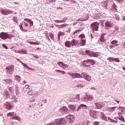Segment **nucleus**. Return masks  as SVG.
Returning <instances> with one entry per match:
<instances>
[{"label": "nucleus", "mask_w": 125, "mask_h": 125, "mask_svg": "<svg viewBox=\"0 0 125 125\" xmlns=\"http://www.w3.org/2000/svg\"><path fill=\"white\" fill-rule=\"evenodd\" d=\"M69 76L72 77V79H84L87 82L91 81V76L86 74V72H82L81 73H69Z\"/></svg>", "instance_id": "nucleus-1"}, {"label": "nucleus", "mask_w": 125, "mask_h": 125, "mask_svg": "<svg viewBox=\"0 0 125 125\" xmlns=\"http://www.w3.org/2000/svg\"><path fill=\"white\" fill-rule=\"evenodd\" d=\"M14 36L12 34H9L6 32H2L0 33V38L1 40H11Z\"/></svg>", "instance_id": "nucleus-2"}, {"label": "nucleus", "mask_w": 125, "mask_h": 125, "mask_svg": "<svg viewBox=\"0 0 125 125\" xmlns=\"http://www.w3.org/2000/svg\"><path fill=\"white\" fill-rule=\"evenodd\" d=\"M100 114H101V118L102 120H103L104 121H106V122H110V123H115L116 124L118 123L117 121H115L110 118V117H109L107 118V117H106V115L104 114V113L101 112Z\"/></svg>", "instance_id": "nucleus-3"}, {"label": "nucleus", "mask_w": 125, "mask_h": 125, "mask_svg": "<svg viewBox=\"0 0 125 125\" xmlns=\"http://www.w3.org/2000/svg\"><path fill=\"white\" fill-rule=\"evenodd\" d=\"M6 72L9 75H13V73H14V65L10 64L6 66Z\"/></svg>", "instance_id": "nucleus-4"}, {"label": "nucleus", "mask_w": 125, "mask_h": 125, "mask_svg": "<svg viewBox=\"0 0 125 125\" xmlns=\"http://www.w3.org/2000/svg\"><path fill=\"white\" fill-rule=\"evenodd\" d=\"M83 66L87 67L88 68L90 67V65L89 64H91V65H94L95 64V61L93 60L88 59L87 61H84L82 63Z\"/></svg>", "instance_id": "nucleus-5"}, {"label": "nucleus", "mask_w": 125, "mask_h": 125, "mask_svg": "<svg viewBox=\"0 0 125 125\" xmlns=\"http://www.w3.org/2000/svg\"><path fill=\"white\" fill-rule=\"evenodd\" d=\"M94 98L91 95H87L85 97H83L81 98V101L83 102H88V101H92Z\"/></svg>", "instance_id": "nucleus-6"}, {"label": "nucleus", "mask_w": 125, "mask_h": 125, "mask_svg": "<svg viewBox=\"0 0 125 125\" xmlns=\"http://www.w3.org/2000/svg\"><path fill=\"white\" fill-rule=\"evenodd\" d=\"M87 55L91 56V57H98L99 54L98 52L90 51L89 50H86L85 51Z\"/></svg>", "instance_id": "nucleus-7"}, {"label": "nucleus", "mask_w": 125, "mask_h": 125, "mask_svg": "<svg viewBox=\"0 0 125 125\" xmlns=\"http://www.w3.org/2000/svg\"><path fill=\"white\" fill-rule=\"evenodd\" d=\"M99 25L100 23L97 21H95L91 24V27L92 29V31L94 32V31H98V29H99Z\"/></svg>", "instance_id": "nucleus-8"}, {"label": "nucleus", "mask_w": 125, "mask_h": 125, "mask_svg": "<svg viewBox=\"0 0 125 125\" xmlns=\"http://www.w3.org/2000/svg\"><path fill=\"white\" fill-rule=\"evenodd\" d=\"M0 12L2 14V15L7 16L9 15V14H11L13 11L8 9H1L0 10Z\"/></svg>", "instance_id": "nucleus-9"}, {"label": "nucleus", "mask_w": 125, "mask_h": 125, "mask_svg": "<svg viewBox=\"0 0 125 125\" xmlns=\"http://www.w3.org/2000/svg\"><path fill=\"white\" fill-rule=\"evenodd\" d=\"M55 122L56 123V125H66V123H67L65 118L58 119H56Z\"/></svg>", "instance_id": "nucleus-10"}, {"label": "nucleus", "mask_w": 125, "mask_h": 125, "mask_svg": "<svg viewBox=\"0 0 125 125\" xmlns=\"http://www.w3.org/2000/svg\"><path fill=\"white\" fill-rule=\"evenodd\" d=\"M2 83H6L7 85L8 86H12V84H13V81L12 79H4L2 81Z\"/></svg>", "instance_id": "nucleus-11"}, {"label": "nucleus", "mask_w": 125, "mask_h": 125, "mask_svg": "<svg viewBox=\"0 0 125 125\" xmlns=\"http://www.w3.org/2000/svg\"><path fill=\"white\" fill-rule=\"evenodd\" d=\"M60 111L62 115H65V114H67L70 113V110H69V109H68V108L66 106H63L60 109Z\"/></svg>", "instance_id": "nucleus-12"}, {"label": "nucleus", "mask_w": 125, "mask_h": 125, "mask_svg": "<svg viewBox=\"0 0 125 125\" xmlns=\"http://www.w3.org/2000/svg\"><path fill=\"white\" fill-rule=\"evenodd\" d=\"M104 29L106 30H109L110 28H112L113 27V23H112V21H106L104 22Z\"/></svg>", "instance_id": "nucleus-13"}, {"label": "nucleus", "mask_w": 125, "mask_h": 125, "mask_svg": "<svg viewBox=\"0 0 125 125\" xmlns=\"http://www.w3.org/2000/svg\"><path fill=\"white\" fill-rule=\"evenodd\" d=\"M80 96L81 95L78 94L76 95V97L70 98L69 101H70V102H78L81 100V98H80Z\"/></svg>", "instance_id": "nucleus-14"}, {"label": "nucleus", "mask_w": 125, "mask_h": 125, "mask_svg": "<svg viewBox=\"0 0 125 125\" xmlns=\"http://www.w3.org/2000/svg\"><path fill=\"white\" fill-rule=\"evenodd\" d=\"M65 119L66 122V124L67 125L74 123V119L72 117L70 116V115L66 116Z\"/></svg>", "instance_id": "nucleus-15"}, {"label": "nucleus", "mask_w": 125, "mask_h": 125, "mask_svg": "<svg viewBox=\"0 0 125 125\" xmlns=\"http://www.w3.org/2000/svg\"><path fill=\"white\" fill-rule=\"evenodd\" d=\"M5 108L7 110H11L13 108V105L10 103L6 102L5 103Z\"/></svg>", "instance_id": "nucleus-16"}, {"label": "nucleus", "mask_w": 125, "mask_h": 125, "mask_svg": "<svg viewBox=\"0 0 125 125\" xmlns=\"http://www.w3.org/2000/svg\"><path fill=\"white\" fill-rule=\"evenodd\" d=\"M82 109H84L85 110H86V109H87V106L84 104H81L78 106L76 111L79 112V111H80V110H82Z\"/></svg>", "instance_id": "nucleus-17"}, {"label": "nucleus", "mask_w": 125, "mask_h": 125, "mask_svg": "<svg viewBox=\"0 0 125 125\" xmlns=\"http://www.w3.org/2000/svg\"><path fill=\"white\" fill-rule=\"evenodd\" d=\"M97 113H98L97 111H90V116L92 117V118H93L94 119H97L98 115Z\"/></svg>", "instance_id": "nucleus-18"}, {"label": "nucleus", "mask_w": 125, "mask_h": 125, "mask_svg": "<svg viewBox=\"0 0 125 125\" xmlns=\"http://www.w3.org/2000/svg\"><path fill=\"white\" fill-rule=\"evenodd\" d=\"M120 32V28H119V26H116L114 27V30L112 32V35L114 36H116L118 33Z\"/></svg>", "instance_id": "nucleus-19"}, {"label": "nucleus", "mask_w": 125, "mask_h": 125, "mask_svg": "<svg viewBox=\"0 0 125 125\" xmlns=\"http://www.w3.org/2000/svg\"><path fill=\"white\" fill-rule=\"evenodd\" d=\"M4 96L6 98H10V92L7 89H5L4 92Z\"/></svg>", "instance_id": "nucleus-20"}, {"label": "nucleus", "mask_w": 125, "mask_h": 125, "mask_svg": "<svg viewBox=\"0 0 125 125\" xmlns=\"http://www.w3.org/2000/svg\"><path fill=\"white\" fill-rule=\"evenodd\" d=\"M94 105L96 106L97 109H101L103 107V103H95Z\"/></svg>", "instance_id": "nucleus-21"}, {"label": "nucleus", "mask_w": 125, "mask_h": 125, "mask_svg": "<svg viewBox=\"0 0 125 125\" xmlns=\"http://www.w3.org/2000/svg\"><path fill=\"white\" fill-rule=\"evenodd\" d=\"M71 45L72 46H76V45H79V41L73 39L71 41Z\"/></svg>", "instance_id": "nucleus-22"}, {"label": "nucleus", "mask_w": 125, "mask_h": 125, "mask_svg": "<svg viewBox=\"0 0 125 125\" xmlns=\"http://www.w3.org/2000/svg\"><path fill=\"white\" fill-rule=\"evenodd\" d=\"M58 65H59L60 67H62V68H68V65L63 63L62 62H58Z\"/></svg>", "instance_id": "nucleus-23"}, {"label": "nucleus", "mask_w": 125, "mask_h": 125, "mask_svg": "<svg viewBox=\"0 0 125 125\" xmlns=\"http://www.w3.org/2000/svg\"><path fill=\"white\" fill-rule=\"evenodd\" d=\"M10 99H11V101L12 102H15V103H17V102H18V99L16 97L15 95H13Z\"/></svg>", "instance_id": "nucleus-24"}, {"label": "nucleus", "mask_w": 125, "mask_h": 125, "mask_svg": "<svg viewBox=\"0 0 125 125\" xmlns=\"http://www.w3.org/2000/svg\"><path fill=\"white\" fill-rule=\"evenodd\" d=\"M54 25H55V26H56V27H58V29H62V28H64V27H66L67 26L66 23H63L61 25H58V24L54 23Z\"/></svg>", "instance_id": "nucleus-25"}, {"label": "nucleus", "mask_w": 125, "mask_h": 125, "mask_svg": "<svg viewBox=\"0 0 125 125\" xmlns=\"http://www.w3.org/2000/svg\"><path fill=\"white\" fill-rule=\"evenodd\" d=\"M24 21H26L27 22H28V23H29V24H30V27H32V26L34 25V21H33L29 19H24Z\"/></svg>", "instance_id": "nucleus-26"}, {"label": "nucleus", "mask_w": 125, "mask_h": 125, "mask_svg": "<svg viewBox=\"0 0 125 125\" xmlns=\"http://www.w3.org/2000/svg\"><path fill=\"white\" fill-rule=\"evenodd\" d=\"M110 10H111V11H113L114 12L117 11V5L115 3H113L110 9Z\"/></svg>", "instance_id": "nucleus-27"}, {"label": "nucleus", "mask_w": 125, "mask_h": 125, "mask_svg": "<svg viewBox=\"0 0 125 125\" xmlns=\"http://www.w3.org/2000/svg\"><path fill=\"white\" fill-rule=\"evenodd\" d=\"M83 83H84V81H80L79 83L77 85V86L78 87H83L84 85H83Z\"/></svg>", "instance_id": "nucleus-28"}, {"label": "nucleus", "mask_w": 125, "mask_h": 125, "mask_svg": "<svg viewBox=\"0 0 125 125\" xmlns=\"http://www.w3.org/2000/svg\"><path fill=\"white\" fill-rule=\"evenodd\" d=\"M7 88L11 94H13V93H14V89L13 88V86H8Z\"/></svg>", "instance_id": "nucleus-29"}, {"label": "nucleus", "mask_w": 125, "mask_h": 125, "mask_svg": "<svg viewBox=\"0 0 125 125\" xmlns=\"http://www.w3.org/2000/svg\"><path fill=\"white\" fill-rule=\"evenodd\" d=\"M118 42H119V41H118V40H113L110 43L111 44H112L114 45L115 47H116L119 45V44H118Z\"/></svg>", "instance_id": "nucleus-30"}, {"label": "nucleus", "mask_w": 125, "mask_h": 125, "mask_svg": "<svg viewBox=\"0 0 125 125\" xmlns=\"http://www.w3.org/2000/svg\"><path fill=\"white\" fill-rule=\"evenodd\" d=\"M64 44L66 47H71V45H72V42L69 41H66Z\"/></svg>", "instance_id": "nucleus-31"}, {"label": "nucleus", "mask_w": 125, "mask_h": 125, "mask_svg": "<svg viewBox=\"0 0 125 125\" xmlns=\"http://www.w3.org/2000/svg\"><path fill=\"white\" fill-rule=\"evenodd\" d=\"M65 36V32L60 31L58 34V41H60V36Z\"/></svg>", "instance_id": "nucleus-32"}, {"label": "nucleus", "mask_w": 125, "mask_h": 125, "mask_svg": "<svg viewBox=\"0 0 125 125\" xmlns=\"http://www.w3.org/2000/svg\"><path fill=\"white\" fill-rule=\"evenodd\" d=\"M105 34H103L101 35V37L100 38V42H105V39H104V37L105 36Z\"/></svg>", "instance_id": "nucleus-33"}, {"label": "nucleus", "mask_w": 125, "mask_h": 125, "mask_svg": "<svg viewBox=\"0 0 125 125\" xmlns=\"http://www.w3.org/2000/svg\"><path fill=\"white\" fill-rule=\"evenodd\" d=\"M15 94L16 96H19L20 94V90H19V88L16 86L15 88Z\"/></svg>", "instance_id": "nucleus-34"}, {"label": "nucleus", "mask_w": 125, "mask_h": 125, "mask_svg": "<svg viewBox=\"0 0 125 125\" xmlns=\"http://www.w3.org/2000/svg\"><path fill=\"white\" fill-rule=\"evenodd\" d=\"M20 28L21 31H22V32H24L25 33L28 32V30L24 29V28H23V23L20 24Z\"/></svg>", "instance_id": "nucleus-35"}, {"label": "nucleus", "mask_w": 125, "mask_h": 125, "mask_svg": "<svg viewBox=\"0 0 125 125\" xmlns=\"http://www.w3.org/2000/svg\"><path fill=\"white\" fill-rule=\"evenodd\" d=\"M90 123V121L88 120L84 121L81 123H80V125H84V124H86V125H88V124Z\"/></svg>", "instance_id": "nucleus-36"}, {"label": "nucleus", "mask_w": 125, "mask_h": 125, "mask_svg": "<svg viewBox=\"0 0 125 125\" xmlns=\"http://www.w3.org/2000/svg\"><path fill=\"white\" fill-rule=\"evenodd\" d=\"M27 43H29L30 44H36L37 45H39V44H40V43L38 42H33L27 41Z\"/></svg>", "instance_id": "nucleus-37"}, {"label": "nucleus", "mask_w": 125, "mask_h": 125, "mask_svg": "<svg viewBox=\"0 0 125 125\" xmlns=\"http://www.w3.org/2000/svg\"><path fill=\"white\" fill-rule=\"evenodd\" d=\"M69 108L73 111H77V110H76V105H75L70 104L69 105Z\"/></svg>", "instance_id": "nucleus-38"}, {"label": "nucleus", "mask_w": 125, "mask_h": 125, "mask_svg": "<svg viewBox=\"0 0 125 125\" xmlns=\"http://www.w3.org/2000/svg\"><path fill=\"white\" fill-rule=\"evenodd\" d=\"M103 6L104 7L105 9H108V1H104Z\"/></svg>", "instance_id": "nucleus-39"}, {"label": "nucleus", "mask_w": 125, "mask_h": 125, "mask_svg": "<svg viewBox=\"0 0 125 125\" xmlns=\"http://www.w3.org/2000/svg\"><path fill=\"white\" fill-rule=\"evenodd\" d=\"M87 20H88V17H87L85 19L80 18L79 19H78V21L80 22V21H87Z\"/></svg>", "instance_id": "nucleus-40"}, {"label": "nucleus", "mask_w": 125, "mask_h": 125, "mask_svg": "<svg viewBox=\"0 0 125 125\" xmlns=\"http://www.w3.org/2000/svg\"><path fill=\"white\" fill-rule=\"evenodd\" d=\"M14 116V112H9L7 114V117L9 118V117H11V118H12Z\"/></svg>", "instance_id": "nucleus-41"}, {"label": "nucleus", "mask_w": 125, "mask_h": 125, "mask_svg": "<svg viewBox=\"0 0 125 125\" xmlns=\"http://www.w3.org/2000/svg\"><path fill=\"white\" fill-rule=\"evenodd\" d=\"M18 17H17V16H15L13 17V21H14V22H15V23L18 24Z\"/></svg>", "instance_id": "nucleus-42"}, {"label": "nucleus", "mask_w": 125, "mask_h": 125, "mask_svg": "<svg viewBox=\"0 0 125 125\" xmlns=\"http://www.w3.org/2000/svg\"><path fill=\"white\" fill-rule=\"evenodd\" d=\"M83 30H82V29L79 28L78 29H77V30H76L74 33H73V35H76V34H78L81 32H82Z\"/></svg>", "instance_id": "nucleus-43"}, {"label": "nucleus", "mask_w": 125, "mask_h": 125, "mask_svg": "<svg viewBox=\"0 0 125 125\" xmlns=\"http://www.w3.org/2000/svg\"><path fill=\"white\" fill-rule=\"evenodd\" d=\"M15 80L17 82H20V80H21V77L18 75H16L15 76Z\"/></svg>", "instance_id": "nucleus-44"}, {"label": "nucleus", "mask_w": 125, "mask_h": 125, "mask_svg": "<svg viewBox=\"0 0 125 125\" xmlns=\"http://www.w3.org/2000/svg\"><path fill=\"white\" fill-rule=\"evenodd\" d=\"M111 85H116L117 84V81L116 80H113L111 81Z\"/></svg>", "instance_id": "nucleus-45"}, {"label": "nucleus", "mask_w": 125, "mask_h": 125, "mask_svg": "<svg viewBox=\"0 0 125 125\" xmlns=\"http://www.w3.org/2000/svg\"><path fill=\"white\" fill-rule=\"evenodd\" d=\"M118 120H120V121H121L122 122H125V118L123 116L118 117Z\"/></svg>", "instance_id": "nucleus-46"}, {"label": "nucleus", "mask_w": 125, "mask_h": 125, "mask_svg": "<svg viewBox=\"0 0 125 125\" xmlns=\"http://www.w3.org/2000/svg\"><path fill=\"white\" fill-rule=\"evenodd\" d=\"M107 60L110 61V62H114L115 58L112 57H109L107 59Z\"/></svg>", "instance_id": "nucleus-47"}, {"label": "nucleus", "mask_w": 125, "mask_h": 125, "mask_svg": "<svg viewBox=\"0 0 125 125\" xmlns=\"http://www.w3.org/2000/svg\"><path fill=\"white\" fill-rule=\"evenodd\" d=\"M79 38H81V40H83V39H85V35L84 34H81L79 35Z\"/></svg>", "instance_id": "nucleus-48"}, {"label": "nucleus", "mask_w": 125, "mask_h": 125, "mask_svg": "<svg viewBox=\"0 0 125 125\" xmlns=\"http://www.w3.org/2000/svg\"><path fill=\"white\" fill-rule=\"evenodd\" d=\"M81 44L83 46L85 45V40L84 39L81 40Z\"/></svg>", "instance_id": "nucleus-49"}, {"label": "nucleus", "mask_w": 125, "mask_h": 125, "mask_svg": "<svg viewBox=\"0 0 125 125\" xmlns=\"http://www.w3.org/2000/svg\"><path fill=\"white\" fill-rule=\"evenodd\" d=\"M21 51L23 54H27L28 53V51H27V50H25V49H21Z\"/></svg>", "instance_id": "nucleus-50"}, {"label": "nucleus", "mask_w": 125, "mask_h": 125, "mask_svg": "<svg viewBox=\"0 0 125 125\" xmlns=\"http://www.w3.org/2000/svg\"><path fill=\"white\" fill-rule=\"evenodd\" d=\"M24 90V93L26 94V93H28V92H29V91H30L31 90V88H28L27 89H23Z\"/></svg>", "instance_id": "nucleus-51"}, {"label": "nucleus", "mask_w": 125, "mask_h": 125, "mask_svg": "<svg viewBox=\"0 0 125 125\" xmlns=\"http://www.w3.org/2000/svg\"><path fill=\"white\" fill-rule=\"evenodd\" d=\"M56 72H60V73H61V74H63V75H65V74H66V72L63 70L56 69Z\"/></svg>", "instance_id": "nucleus-52"}, {"label": "nucleus", "mask_w": 125, "mask_h": 125, "mask_svg": "<svg viewBox=\"0 0 125 125\" xmlns=\"http://www.w3.org/2000/svg\"><path fill=\"white\" fill-rule=\"evenodd\" d=\"M115 108H117V107H109L110 112H114V111H115Z\"/></svg>", "instance_id": "nucleus-53"}, {"label": "nucleus", "mask_w": 125, "mask_h": 125, "mask_svg": "<svg viewBox=\"0 0 125 125\" xmlns=\"http://www.w3.org/2000/svg\"><path fill=\"white\" fill-rule=\"evenodd\" d=\"M50 38L53 41H54V35L52 33L50 34Z\"/></svg>", "instance_id": "nucleus-54"}, {"label": "nucleus", "mask_w": 125, "mask_h": 125, "mask_svg": "<svg viewBox=\"0 0 125 125\" xmlns=\"http://www.w3.org/2000/svg\"><path fill=\"white\" fill-rule=\"evenodd\" d=\"M121 62V60H120V59H119V58H114V62H117L119 63V62Z\"/></svg>", "instance_id": "nucleus-55"}, {"label": "nucleus", "mask_w": 125, "mask_h": 125, "mask_svg": "<svg viewBox=\"0 0 125 125\" xmlns=\"http://www.w3.org/2000/svg\"><path fill=\"white\" fill-rule=\"evenodd\" d=\"M28 95H33L34 94V92L32 91V90H30V91H29V92H27Z\"/></svg>", "instance_id": "nucleus-56"}, {"label": "nucleus", "mask_w": 125, "mask_h": 125, "mask_svg": "<svg viewBox=\"0 0 125 125\" xmlns=\"http://www.w3.org/2000/svg\"><path fill=\"white\" fill-rule=\"evenodd\" d=\"M115 19L116 20H120V16H119V15L115 14Z\"/></svg>", "instance_id": "nucleus-57"}, {"label": "nucleus", "mask_w": 125, "mask_h": 125, "mask_svg": "<svg viewBox=\"0 0 125 125\" xmlns=\"http://www.w3.org/2000/svg\"><path fill=\"white\" fill-rule=\"evenodd\" d=\"M116 1H117V2H119V3H123L125 0H115Z\"/></svg>", "instance_id": "nucleus-58"}, {"label": "nucleus", "mask_w": 125, "mask_h": 125, "mask_svg": "<svg viewBox=\"0 0 125 125\" xmlns=\"http://www.w3.org/2000/svg\"><path fill=\"white\" fill-rule=\"evenodd\" d=\"M67 19L66 18H64L62 20V23H65V22H66L67 21Z\"/></svg>", "instance_id": "nucleus-59"}, {"label": "nucleus", "mask_w": 125, "mask_h": 125, "mask_svg": "<svg viewBox=\"0 0 125 125\" xmlns=\"http://www.w3.org/2000/svg\"><path fill=\"white\" fill-rule=\"evenodd\" d=\"M2 46H3L4 48H5V49H8V47H7V46H6V44H3L2 45Z\"/></svg>", "instance_id": "nucleus-60"}, {"label": "nucleus", "mask_w": 125, "mask_h": 125, "mask_svg": "<svg viewBox=\"0 0 125 125\" xmlns=\"http://www.w3.org/2000/svg\"><path fill=\"white\" fill-rule=\"evenodd\" d=\"M46 125H56V123L55 122V121L54 122L51 123H49L48 124H46Z\"/></svg>", "instance_id": "nucleus-61"}, {"label": "nucleus", "mask_w": 125, "mask_h": 125, "mask_svg": "<svg viewBox=\"0 0 125 125\" xmlns=\"http://www.w3.org/2000/svg\"><path fill=\"white\" fill-rule=\"evenodd\" d=\"M36 101V99L35 98H32L31 100H30V103H33Z\"/></svg>", "instance_id": "nucleus-62"}, {"label": "nucleus", "mask_w": 125, "mask_h": 125, "mask_svg": "<svg viewBox=\"0 0 125 125\" xmlns=\"http://www.w3.org/2000/svg\"><path fill=\"white\" fill-rule=\"evenodd\" d=\"M54 21L56 23H62V20H55Z\"/></svg>", "instance_id": "nucleus-63"}, {"label": "nucleus", "mask_w": 125, "mask_h": 125, "mask_svg": "<svg viewBox=\"0 0 125 125\" xmlns=\"http://www.w3.org/2000/svg\"><path fill=\"white\" fill-rule=\"evenodd\" d=\"M94 125H99V122L96 121L94 122Z\"/></svg>", "instance_id": "nucleus-64"}]
</instances>
